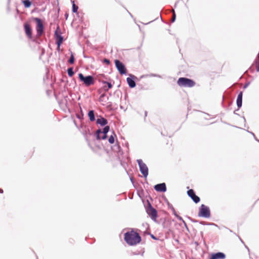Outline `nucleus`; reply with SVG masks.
<instances>
[{
	"label": "nucleus",
	"instance_id": "1",
	"mask_svg": "<svg viewBox=\"0 0 259 259\" xmlns=\"http://www.w3.org/2000/svg\"><path fill=\"white\" fill-rule=\"evenodd\" d=\"M124 239L130 246L136 245L141 241V237L139 233L133 230L126 232L124 235Z\"/></svg>",
	"mask_w": 259,
	"mask_h": 259
},
{
	"label": "nucleus",
	"instance_id": "2",
	"mask_svg": "<svg viewBox=\"0 0 259 259\" xmlns=\"http://www.w3.org/2000/svg\"><path fill=\"white\" fill-rule=\"evenodd\" d=\"M177 84L181 87L192 88L195 85L196 83L191 79L186 77H180L177 81Z\"/></svg>",
	"mask_w": 259,
	"mask_h": 259
},
{
	"label": "nucleus",
	"instance_id": "3",
	"mask_svg": "<svg viewBox=\"0 0 259 259\" xmlns=\"http://www.w3.org/2000/svg\"><path fill=\"white\" fill-rule=\"evenodd\" d=\"M78 77L80 80L83 83V84L89 87L93 85L95 83V80L93 76L89 75L87 76H84L82 73L78 74Z\"/></svg>",
	"mask_w": 259,
	"mask_h": 259
},
{
	"label": "nucleus",
	"instance_id": "4",
	"mask_svg": "<svg viewBox=\"0 0 259 259\" xmlns=\"http://www.w3.org/2000/svg\"><path fill=\"white\" fill-rule=\"evenodd\" d=\"M33 20L36 23V29L37 32V35L40 36L44 30V26L42 20L38 18H33Z\"/></svg>",
	"mask_w": 259,
	"mask_h": 259
},
{
	"label": "nucleus",
	"instance_id": "5",
	"mask_svg": "<svg viewBox=\"0 0 259 259\" xmlns=\"http://www.w3.org/2000/svg\"><path fill=\"white\" fill-rule=\"evenodd\" d=\"M139 167L140 170L143 174V176L145 178L148 175V168L145 163H144L142 159H138L137 160Z\"/></svg>",
	"mask_w": 259,
	"mask_h": 259
},
{
	"label": "nucleus",
	"instance_id": "6",
	"mask_svg": "<svg viewBox=\"0 0 259 259\" xmlns=\"http://www.w3.org/2000/svg\"><path fill=\"white\" fill-rule=\"evenodd\" d=\"M210 215V213L209 208L205 205L202 204L199 210V216L204 218H209Z\"/></svg>",
	"mask_w": 259,
	"mask_h": 259
},
{
	"label": "nucleus",
	"instance_id": "7",
	"mask_svg": "<svg viewBox=\"0 0 259 259\" xmlns=\"http://www.w3.org/2000/svg\"><path fill=\"white\" fill-rule=\"evenodd\" d=\"M55 37L56 40V44L58 46V47H60L61 44L63 42V38L61 36V30L59 26L57 27L55 32Z\"/></svg>",
	"mask_w": 259,
	"mask_h": 259
},
{
	"label": "nucleus",
	"instance_id": "8",
	"mask_svg": "<svg viewBox=\"0 0 259 259\" xmlns=\"http://www.w3.org/2000/svg\"><path fill=\"white\" fill-rule=\"evenodd\" d=\"M116 67L121 74H124L126 73V68L124 65L118 60H115Z\"/></svg>",
	"mask_w": 259,
	"mask_h": 259
},
{
	"label": "nucleus",
	"instance_id": "9",
	"mask_svg": "<svg viewBox=\"0 0 259 259\" xmlns=\"http://www.w3.org/2000/svg\"><path fill=\"white\" fill-rule=\"evenodd\" d=\"M24 28L25 33L27 37L29 39H32V30L30 24L28 22H25L24 24Z\"/></svg>",
	"mask_w": 259,
	"mask_h": 259
},
{
	"label": "nucleus",
	"instance_id": "10",
	"mask_svg": "<svg viewBox=\"0 0 259 259\" xmlns=\"http://www.w3.org/2000/svg\"><path fill=\"white\" fill-rule=\"evenodd\" d=\"M187 194L191 198L193 201L197 203L200 201V198L198 196L196 195L194 190L193 189H190L187 191Z\"/></svg>",
	"mask_w": 259,
	"mask_h": 259
},
{
	"label": "nucleus",
	"instance_id": "11",
	"mask_svg": "<svg viewBox=\"0 0 259 259\" xmlns=\"http://www.w3.org/2000/svg\"><path fill=\"white\" fill-rule=\"evenodd\" d=\"M154 189L158 192H165L166 191V187L165 183H161L156 185L154 186Z\"/></svg>",
	"mask_w": 259,
	"mask_h": 259
},
{
	"label": "nucleus",
	"instance_id": "12",
	"mask_svg": "<svg viewBox=\"0 0 259 259\" xmlns=\"http://www.w3.org/2000/svg\"><path fill=\"white\" fill-rule=\"evenodd\" d=\"M147 213L151 217L152 219L156 220L157 218V211L155 209L150 207L147 209Z\"/></svg>",
	"mask_w": 259,
	"mask_h": 259
},
{
	"label": "nucleus",
	"instance_id": "13",
	"mask_svg": "<svg viewBox=\"0 0 259 259\" xmlns=\"http://www.w3.org/2000/svg\"><path fill=\"white\" fill-rule=\"evenodd\" d=\"M225 254L222 252H218L212 254L210 259H224Z\"/></svg>",
	"mask_w": 259,
	"mask_h": 259
},
{
	"label": "nucleus",
	"instance_id": "14",
	"mask_svg": "<svg viewBox=\"0 0 259 259\" xmlns=\"http://www.w3.org/2000/svg\"><path fill=\"white\" fill-rule=\"evenodd\" d=\"M96 122L97 124L103 126L107 124V120L103 117H100L97 119Z\"/></svg>",
	"mask_w": 259,
	"mask_h": 259
},
{
	"label": "nucleus",
	"instance_id": "15",
	"mask_svg": "<svg viewBox=\"0 0 259 259\" xmlns=\"http://www.w3.org/2000/svg\"><path fill=\"white\" fill-rule=\"evenodd\" d=\"M242 93L240 92L237 97V105L239 108L242 106Z\"/></svg>",
	"mask_w": 259,
	"mask_h": 259
},
{
	"label": "nucleus",
	"instance_id": "16",
	"mask_svg": "<svg viewBox=\"0 0 259 259\" xmlns=\"http://www.w3.org/2000/svg\"><path fill=\"white\" fill-rule=\"evenodd\" d=\"M126 81H127V82L128 85L131 88H133L136 86V83L133 78H131L130 77H127L126 78Z\"/></svg>",
	"mask_w": 259,
	"mask_h": 259
},
{
	"label": "nucleus",
	"instance_id": "17",
	"mask_svg": "<svg viewBox=\"0 0 259 259\" xmlns=\"http://www.w3.org/2000/svg\"><path fill=\"white\" fill-rule=\"evenodd\" d=\"M88 116L91 121H93L95 120L94 112L93 110H91L89 112Z\"/></svg>",
	"mask_w": 259,
	"mask_h": 259
},
{
	"label": "nucleus",
	"instance_id": "18",
	"mask_svg": "<svg viewBox=\"0 0 259 259\" xmlns=\"http://www.w3.org/2000/svg\"><path fill=\"white\" fill-rule=\"evenodd\" d=\"M22 4L25 8H29L31 6V2L29 0H24L22 2Z\"/></svg>",
	"mask_w": 259,
	"mask_h": 259
},
{
	"label": "nucleus",
	"instance_id": "19",
	"mask_svg": "<svg viewBox=\"0 0 259 259\" xmlns=\"http://www.w3.org/2000/svg\"><path fill=\"white\" fill-rule=\"evenodd\" d=\"M116 137V135L114 133H113V135L110 136L108 141L110 144H113L114 142V138Z\"/></svg>",
	"mask_w": 259,
	"mask_h": 259
},
{
	"label": "nucleus",
	"instance_id": "20",
	"mask_svg": "<svg viewBox=\"0 0 259 259\" xmlns=\"http://www.w3.org/2000/svg\"><path fill=\"white\" fill-rule=\"evenodd\" d=\"M68 62L71 64H73L74 62V57L73 54L72 52H71V56H70V58L69 60H68Z\"/></svg>",
	"mask_w": 259,
	"mask_h": 259
},
{
	"label": "nucleus",
	"instance_id": "21",
	"mask_svg": "<svg viewBox=\"0 0 259 259\" xmlns=\"http://www.w3.org/2000/svg\"><path fill=\"white\" fill-rule=\"evenodd\" d=\"M68 74L70 77H72L74 74L72 68H69L67 70Z\"/></svg>",
	"mask_w": 259,
	"mask_h": 259
},
{
	"label": "nucleus",
	"instance_id": "22",
	"mask_svg": "<svg viewBox=\"0 0 259 259\" xmlns=\"http://www.w3.org/2000/svg\"><path fill=\"white\" fill-rule=\"evenodd\" d=\"M102 133V131L101 130H98L96 132V134H97V140H100L101 139H102L101 137L100 136V134Z\"/></svg>",
	"mask_w": 259,
	"mask_h": 259
},
{
	"label": "nucleus",
	"instance_id": "23",
	"mask_svg": "<svg viewBox=\"0 0 259 259\" xmlns=\"http://www.w3.org/2000/svg\"><path fill=\"white\" fill-rule=\"evenodd\" d=\"M109 126H106L104 128L103 131L102 133L103 134H106L109 132Z\"/></svg>",
	"mask_w": 259,
	"mask_h": 259
},
{
	"label": "nucleus",
	"instance_id": "24",
	"mask_svg": "<svg viewBox=\"0 0 259 259\" xmlns=\"http://www.w3.org/2000/svg\"><path fill=\"white\" fill-rule=\"evenodd\" d=\"M77 9H78V7L77 6H76L74 4H73V6H72L73 12H74V13L76 12L77 11Z\"/></svg>",
	"mask_w": 259,
	"mask_h": 259
},
{
	"label": "nucleus",
	"instance_id": "25",
	"mask_svg": "<svg viewBox=\"0 0 259 259\" xmlns=\"http://www.w3.org/2000/svg\"><path fill=\"white\" fill-rule=\"evenodd\" d=\"M176 17V15L175 11H174V10H172V18H171V21L172 22L175 21Z\"/></svg>",
	"mask_w": 259,
	"mask_h": 259
},
{
	"label": "nucleus",
	"instance_id": "26",
	"mask_svg": "<svg viewBox=\"0 0 259 259\" xmlns=\"http://www.w3.org/2000/svg\"><path fill=\"white\" fill-rule=\"evenodd\" d=\"M255 62L256 64H257V65L256 66V71L257 72H259V59H258V58H257Z\"/></svg>",
	"mask_w": 259,
	"mask_h": 259
},
{
	"label": "nucleus",
	"instance_id": "27",
	"mask_svg": "<svg viewBox=\"0 0 259 259\" xmlns=\"http://www.w3.org/2000/svg\"><path fill=\"white\" fill-rule=\"evenodd\" d=\"M175 215L176 216V217L179 220H181L183 222V223L186 225V222L183 220V219H182V218L181 217H180V215H178V214H175Z\"/></svg>",
	"mask_w": 259,
	"mask_h": 259
},
{
	"label": "nucleus",
	"instance_id": "28",
	"mask_svg": "<svg viewBox=\"0 0 259 259\" xmlns=\"http://www.w3.org/2000/svg\"><path fill=\"white\" fill-rule=\"evenodd\" d=\"M103 62L107 65H109L110 63L109 60H108L107 59H104L103 60Z\"/></svg>",
	"mask_w": 259,
	"mask_h": 259
},
{
	"label": "nucleus",
	"instance_id": "29",
	"mask_svg": "<svg viewBox=\"0 0 259 259\" xmlns=\"http://www.w3.org/2000/svg\"><path fill=\"white\" fill-rule=\"evenodd\" d=\"M105 83H107L108 85V89H111L112 87V85L111 83L104 82Z\"/></svg>",
	"mask_w": 259,
	"mask_h": 259
},
{
	"label": "nucleus",
	"instance_id": "30",
	"mask_svg": "<svg viewBox=\"0 0 259 259\" xmlns=\"http://www.w3.org/2000/svg\"><path fill=\"white\" fill-rule=\"evenodd\" d=\"M105 96V94H102L100 96V98H99V101L100 102H102L103 101V98Z\"/></svg>",
	"mask_w": 259,
	"mask_h": 259
},
{
	"label": "nucleus",
	"instance_id": "31",
	"mask_svg": "<svg viewBox=\"0 0 259 259\" xmlns=\"http://www.w3.org/2000/svg\"><path fill=\"white\" fill-rule=\"evenodd\" d=\"M102 139L104 140L107 138V134H103V136L101 137Z\"/></svg>",
	"mask_w": 259,
	"mask_h": 259
},
{
	"label": "nucleus",
	"instance_id": "32",
	"mask_svg": "<svg viewBox=\"0 0 259 259\" xmlns=\"http://www.w3.org/2000/svg\"><path fill=\"white\" fill-rule=\"evenodd\" d=\"M0 193H3V189H1V188H0Z\"/></svg>",
	"mask_w": 259,
	"mask_h": 259
},
{
	"label": "nucleus",
	"instance_id": "33",
	"mask_svg": "<svg viewBox=\"0 0 259 259\" xmlns=\"http://www.w3.org/2000/svg\"><path fill=\"white\" fill-rule=\"evenodd\" d=\"M152 237L153 238L155 239V238L154 237L153 235H152Z\"/></svg>",
	"mask_w": 259,
	"mask_h": 259
}]
</instances>
